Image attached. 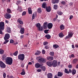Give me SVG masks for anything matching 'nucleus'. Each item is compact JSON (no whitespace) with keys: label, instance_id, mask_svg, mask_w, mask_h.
I'll list each match as a JSON object with an SVG mask.
<instances>
[{"label":"nucleus","instance_id":"nucleus-1","mask_svg":"<svg viewBox=\"0 0 78 78\" xmlns=\"http://www.w3.org/2000/svg\"><path fill=\"white\" fill-rule=\"evenodd\" d=\"M5 29V23L3 22H0V34H3V33L2 30Z\"/></svg>","mask_w":78,"mask_h":78},{"label":"nucleus","instance_id":"nucleus-2","mask_svg":"<svg viewBox=\"0 0 78 78\" xmlns=\"http://www.w3.org/2000/svg\"><path fill=\"white\" fill-rule=\"evenodd\" d=\"M5 62L8 65H11L12 64V58L8 57L5 60Z\"/></svg>","mask_w":78,"mask_h":78},{"label":"nucleus","instance_id":"nucleus-3","mask_svg":"<svg viewBox=\"0 0 78 78\" xmlns=\"http://www.w3.org/2000/svg\"><path fill=\"white\" fill-rule=\"evenodd\" d=\"M36 59L37 60L38 59L39 62H45L46 60H45L43 58H40V57H38L36 58Z\"/></svg>","mask_w":78,"mask_h":78},{"label":"nucleus","instance_id":"nucleus-4","mask_svg":"<svg viewBox=\"0 0 78 78\" xmlns=\"http://www.w3.org/2000/svg\"><path fill=\"white\" fill-rule=\"evenodd\" d=\"M18 58L21 61H23L25 59V55L24 54H20L18 56Z\"/></svg>","mask_w":78,"mask_h":78},{"label":"nucleus","instance_id":"nucleus-5","mask_svg":"<svg viewBox=\"0 0 78 78\" xmlns=\"http://www.w3.org/2000/svg\"><path fill=\"white\" fill-rule=\"evenodd\" d=\"M73 34V33L72 32V31L69 32H68V36H67L66 37V39H67V38H71L72 37Z\"/></svg>","mask_w":78,"mask_h":78},{"label":"nucleus","instance_id":"nucleus-6","mask_svg":"<svg viewBox=\"0 0 78 78\" xmlns=\"http://www.w3.org/2000/svg\"><path fill=\"white\" fill-rule=\"evenodd\" d=\"M9 37H10L9 34H5L4 39V40H8V39H9Z\"/></svg>","mask_w":78,"mask_h":78},{"label":"nucleus","instance_id":"nucleus-7","mask_svg":"<svg viewBox=\"0 0 78 78\" xmlns=\"http://www.w3.org/2000/svg\"><path fill=\"white\" fill-rule=\"evenodd\" d=\"M52 65L54 67H56L58 62L56 60H54L52 62Z\"/></svg>","mask_w":78,"mask_h":78},{"label":"nucleus","instance_id":"nucleus-8","mask_svg":"<svg viewBox=\"0 0 78 78\" xmlns=\"http://www.w3.org/2000/svg\"><path fill=\"white\" fill-rule=\"evenodd\" d=\"M0 67L1 68H5L6 67V65L2 61H0Z\"/></svg>","mask_w":78,"mask_h":78},{"label":"nucleus","instance_id":"nucleus-9","mask_svg":"<svg viewBox=\"0 0 78 78\" xmlns=\"http://www.w3.org/2000/svg\"><path fill=\"white\" fill-rule=\"evenodd\" d=\"M11 17V14H10L9 13H5V18H6V19H10Z\"/></svg>","mask_w":78,"mask_h":78},{"label":"nucleus","instance_id":"nucleus-10","mask_svg":"<svg viewBox=\"0 0 78 78\" xmlns=\"http://www.w3.org/2000/svg\"><path fill=\"white\" fill-rule=\"evenodd\" d=\"M11 29L9 27H6V31L9 33H11Z\"/></svg>","mask_w":78,"mask_h":78},{"label":"nucleus","instance_id":"nucleus-11","mask_svg":"<svg viewBox=\"0 0 78 78\" xmlns=\"http://www.w3.org/2000/svg\"><path fill=\"white\" fill-rule=\"evenodd\" d=\"M53 27V24L52 23H49L48 24V29H51Z\"/></svg>","mask_w":78,"mask_h":78},{"label":"nucleus","instance_id":"nucleus-12","mask_svg":"<svg viewBox=\"0 0 78 78\" xmlns=\"http://www.w3.org/2000/svg\"><path fill=\"white\" fill-rule=\"evenodd\" d=\"M47 59L48 61H53L54 58L51 56H48L47 57Z\"/></svg>","mask_w":78,"mask_h":78},{"label":"nucleus","instance_id":"nucleus-13","mask_svg":"<svg viewBox=\"0 0 78 78\" xmlns=\"http://www.w3.org/2000/svg\"><path fill=\"white\" fill-rule=\"evenodd\" d=\"M59 2V0H52V3L53 4H56V3H58Z\"/></svg>","mask_w":78,"mask_h":78},{"label":"nucleus","instance_id":"nucleus-14","mask_svg":"<svg viewBox=\"0 0 78 78\" xmlns=\"http://www.w3.org/2000/svg\"><path fill=\"white\" fill-rule=\"evenodd\" d=\"M46 11L48 12H50L51 11V7L50 6H48L46 8Z\"/></svg>","mask_w":78,"mask_h":78},{"label":"nucleus","instance_id":"nucleus-15","mask_svg":"<svg viewBox=\"0 0 78 78\" xmlns=\"http://www.w3.org/2000/svg\"><path fill=\"white\" fill-rule=\"evenodd\" d=\"M48 23L47 22H45L44 23V24L43 25V27H44V29H47V27H48Z\"/></svg>","mask_w":78,"mask_h":78},{"label":"nucleus","instance_id":"nucleus-16","mask_svg":"<svg viewBox=\"0 0 78 78\" xmlns=\"http://www.w3.org/2000/svg\"><path fill=\"white\" fill-rule=\"evenodd\" d=\"M47 64L48 66L49 67H51L52 66V62H47Z\"/></svg>","mask_w":78,"mask_h":78},{"label":"nucleus","instance_id":"nucleus-17","mask_svg":"<svg viewBox=\"0 0 78 78\" xmlns=\"http://www.w3.org/2000/svg\"><path fill=\"white\" fill-rule=\"evenodd\" d=\"M25 31V29L23 28H21L20 30V33L22 34H24V31Z\"/></svg>","mask_w":78,"mask_h":78},{"label":"nucleus","instance_id":"nucleus-18","mask_svg":"<svg viewBox=\"0 0 78 78\" xmlns=\"http://www.w3.org/2000/svg\"><path fill=\"white\" fill-rule=\"evenodd\" d=\"M37 14L36 13H34L33 14L32 19L33 20L35 19V17L37 16Z\"/></svg>","mask_w":78,"mask_h":78},{"label":"nucleus","instance_id":"nucleus-19","mask_svg":"<svg viewBox=\"0 0 78 78\" xmlns=\"http://www.w3.org/2000/svg\"><path fill=\"white\" fill-rule=\"evenodd\" d=\"M35 66L36 68H39L41 67V65L39 63H37L35 64Z\"/></svg>","mask_w":78,"mask_h":78},{"label":"nucleus","instance_id":"nucleus-20","mask_svg":"<svg viewBox=\"0 0 78 78\" xmlns=\"http://www.w3.org/2000/svg\"><path fill=\"white\" fill-rule=\"evenodd\" d=\"M63 75L62 73L59 72L58 73V76L61 77Z\"/></svg>","mask_w":78,"mask_h":78},{"label":"nucleus","instance_id":"nucleus-21","mask_svg":"<svg viewBox=\"0 0 78 78\" xmlns=\"http://www.w3.org/2000/svg\"><path fill=\"white\" fill-rule=\"evenodd\" d=\"M48 78H52V74L51 73H49L47 74Z\"/></svg>","mask_w":78,"mask_h":78},{"label":"nucleus","instance_id":"nucleus-22","mask_svg":"<svg viewBox=\"0 0 78 78\" xmlns=\"http://www.w3.org/2000/svg\"><path fill=\"white\" fill-rule=\"evenodd\" d=\"M6 58V55H3L2 56V60H5Z\"/></svg>","mask_w":78,"mask_h":78},{"label":"nucleus","instance_id":"nucleus-23","mask_svg":"<svg viewBox=\"0 0 78 78\" xmlns=\"http://www.w3.org/2000/svg\"><path fill=\"white\" fill-rule=\"evenodd\" d=\"M7 13H8V14H11V13L12 12L11 11V9L9 8H8L7 9Z\"/></svg>","mask_w":78,"mask_h":78},{"label":"nucleus","instance_id":"nucleus-24","mask_svg":"<svg viewBox=\"0 0 78 78\" xmlns=\"http://www.w3.org/2000/svg\"><path fill=\"white\" fill-rule=\"evenodd\" d=\"M41 69L43 71H45V70H46V67L44 66H41Z\"/></svg>","mask_w":78,"mask_h":78},{"label":"nucleus","instance_id":"nucleus-25","mask_svg":"<svg viewBox=\"0 0 78 78\" xmlns=\"http://www.w3.org/2000/svg\"><path fill=\"white\" fill-rule=\"evenodd\" d=\"M72 73L73 75H75L76 73V70L75 69H73L72 71Z\"/></svg>","mask_w":78,"mask_h":78},{"label":"nucleus","instance_id":"nucleus-26","mask_svg":"<svg viewBox=\"0 0 78 78\" xmlns=\"http://www.w3.org/2000/svg\"><path fill=\"white\" fill-rule=\"evenodd\" d=\"M21 75H25V72L24 69H23L22 72L21 73Z\"/></svg>","mask_w":78,"mask_h":78},{"label":"nucleus","instance_id":"nucleus-27","mask_svg":"<svg viewBox=\"0 0 78 78\" xmlns=\"http://www.w3.org/2000/svg\"><path fill=\"white\" fill-rule=\"evenodd\" d=\"M17 22H19V23H20V24H21V25L23 24V21L20 20H18Z\"/></svg>","mask_w":78,"mask_h":78},{"label":"nucleus","instance_id":"nucleus-28","mask_svg":"<svg viewBox=\"0 0 78 78\" xmlns=\"http://www.w3.org/2000/svg\"><path fill=\"white\" fill-rule=\"evenodd\" d=\"M45 37L48 39H50V38L51 37V36H50V35L48 34L46 35Z\"/></svg>","mask_w":78,"mask_h":78},{"label":"nucleus","instance_id":"nucleus-29","mask_svg":"<svg viewBox=\"0 0 78 78\" xmlns=\"http://www.w3.org/2000/svg\"><path fill=\"white\" fill-rule=\"evenodd\" d=\"M57 14H58L59 16H61V15H62L63 13H62V12H61V11H58Z\"/></svg>","mask_w":78,"mask_h":78},{"label":"nucleus","instance_id":"nucleus-30","mask_svg":"<svg viewBox=\"0 0 78 78\" xmlns=\"http://www.w3.org/2000/svg\"><path fill=\"white\" fill-rule=\"evenodd\" d=\"M42 6L43 8H45L46 7V3L44 2L42 5Z\"/></svg>","mask_w":78,"mask_h":78},{"label":"nucleus","instance_id":"nucleus-31","mask_svg":"<svg viewBox=\"0 0 78 78\" xmlns=\"http://www.w3.org/2000/svg\"><path fill=\"white\" fill-rule=\"evenodd\" d=\"M59 36L60 37H64V34H62V33H59Z\"/></svg>","mask_w":78,"mask_h":78},{"label":"nucleus","instance_id":"nucleus-32","mask_svg":"<svg viewBox=\"0 0 78 78\" xmlns=\"http://www.w3.org/2000/svg\"><path fill=\"white\" fill-rule=\"evenodd\" d=\"M60 29L61 30H62L64 29V25H62L60 26Z\"/></svg>","mask_w":78,"mask_h":78},{"label":"nucleus","instance_id":"nucleus-33","mask_svg":"<svg viewBox=\"0 0 78 78\" xmlns=\"http://www.w3.org/2000/svg\"><path fill=\"white\" fill-rule=\"evenodd\" d=\"M65 72L66 73H67L68 74H69V73H70V72L68 71V69H65Z\"/></svg>","mask_w":78,"mask_h":78},{"label":"nucleus","instance_id":"nucleus-34","mask_svg":"<svg viewBox=\"0 0 78 78\" xmlns=\"http://www.w3.org/2000/svg\"><path fill=\"white\" fill-rule=\"evenodd\" d=\"M37 52H36L35 53V55H39V54H41V51H37Z\"/></svg>","mask_w":78,"mask_h":78},{"label":"nucleus","instance_id":"nucleus-35","mask_svg":"<svg viewBox=\"0 0 78 78\" xmlns=\"http://www.w3.org/2000/svg\"><path fill=\"white\" fill-rule=\"evenodd\" d=\"M38 29H39V30L40 31H42L43 30V28L42 27H40L38 28Z\"/></svg>","mask_w":78,"mask_h":78},{"label":"nucleus","instance_id":"nucleus-36","mask_svg":"<svg viewBox=\"0 0 78 78\" xmlns=\"http://www.w3.org/2000/svg\"><path fill=\"white\" fill-rule=\"evenodd\" d=\"M58 5H54V8L55 9H58Z\"/></svg>","mask_w":78,"mask_h":78},{"label":"nucleus","instance_id":"nucleus-37","mask_svg":"<svg viewBox=\"0 0 78 78\" xmlns=\"http://www.w3.org/2000/svg\"><path fill=\"white\" fill-rule=\"evenodd\" d=\"M78 61V59H74L73 60V63L74 64H75V63H76V62H77V61Z\"/></svg>","mask_w":78,"mask_h":78},{"label":"nucleus","instance_id":"nucleus-38","mask_svg":"<svg viewBox=\"0 0 78 78\" xmlns=\"http://www.w3.org/2000/svg\"><path fill=\"white\" fill-rule=\"evenodd\" d=\"M36 27L38 28L41 27V24L39 23H37L36 25Z\"/></svg>","mask_w":78,"mask_h":78},{"label":"nucleus","instance_id":"nucleus-39","mask_svg":"<svg viewBox=\"0 0 78 78\" xmlns=\"http://www.w3.org/2000/svg\"><path fill=\"white\" fill-rule=\"evenodd\" d=\"M37 12L39 13H41L42 12V9L39 8L37 10Z\"/></svg>","mask_w":78,"mask_h":78},{"label":"nucleus","instance_id":"nucleus-40","mask_svg":"<svg viewBox=\"0 0 78 78\" xmlns=\"http://www.w3.org/2000/svg\"><path fill=\"white\" fill-rule=\"evenodd\" d=\"M53 47H54V48H57L59 47V46L58 45H57L56 44L54 45Z\"/></svg>","mask_w":78,"mask_h":78},{"label":"nucleus","instance_id":"nucleus-41","mask_svg":"<svg viewBox=\"0 0 78 78\" xmlns=\"http://www.w3.org/2000/svg\"><path fill=\"white\" fill-rule=\"evenodd\" d=\"M61 3L62 5H65L66 4V2H65V1H62L61 2Z\"/></svg>","mask_w":78,"mask_h":78},{"label":"nucleus","instance_id":"nucleus-42","mask_svg":"<svg viewBox=\"0 0 78 78\" xmlns=\"http://www.w3.org/2000/svg\"><path fill=\"white\" fill-rule=\"evenodd\" d=\"M50 55L51 56H54V52H50Z\"/></svg>","mask_w":78,"mask_h":78},{"label":"nucleus","instance_id":"nucleus-43","mask_svg":"<svg viewBox=\"0 0 78 78\" xmlns=\"http://www.w3.org/2000/svg\"><path fill=\"white\" fill-rule=\"evenodd\" d=\"M26 14H27V12H26L25 11H24L22 13V16H25L26 15Z\"/></svg>","mask_w":78,"mask_h":78},{"label":"nucleus","instance_id":"nucleus-44","mask_svg":"<svg viewBox=\"0 0 78 78\" xmlns=\"http://www.w3.org/2000/svg\"><path fill=\"white\" fill-rule=\"evenodd\" d=\"M48 44V43L47 41H45L43 43V44L44 45H47Z\"/></svg>","mask_w":78,"mask_h":78},{"label":"nucleus","instance_id":"nucleus-45","mask_svg":"<svg viewBox=\"0 0 78 78\" xmlns=\"http://www.w3.org/2000/svg\"><path fill=\"white\" fill-rule=\"evenodd\" d=\"M17 10L18 11H20V12H22V11L23 10L22 9H21V8H19Z\"/></svg>","mask_w":78,"mask_h":78},{"label":"nucleus","instance_id":"nucleus-46","mask_svg":"<svg viewBox=\"0 0 78 78\" xmlns=\"http://www.w3.org/2000/svg\"><path fill=\"white\" fill-rule=\"evenodd\" d=\"M18 53V51H16L13 54L14 55V56H17V54Z\"/></svg>","mask_w":78,"mask_h":78},{"label":"nucleus","instance_id":"nucleus-47","mask_svg":"<svg viewBox=\"0 0 78 78\" xmlns=\"http://www.w3.org/2000/svg\"><path fill=\"white\" fill-rule=\"evenodd\" d=\"M49 31V30H44V32L46 34H48V32Z\"/></svg>","mask_w":78,"mask_h":78},{"label":"nucleus","instance_id":"nucleus-48","mask_svg":"<svg viewBox=\"0 0 78 78\" xmlns=\"http://www.w3.org/2000/svg\"><path fill=\"white\" fill-rule=\"evenodd\" d=\"M3 50H2V49H0V54H3Z\"/></svg>","mask_w":78,"mask_h":78},{"label":"nucleus","instance_id":"nucleus-49","mask_svg":"<svg viewBox=\"0 0 78 78\" xmlns=\"http://www.w3.org/2000/svg\"><path fill=\"white\" fill-rule=\"evenodd\" d=\"M5 41L4 43V44H6V43H8V42H9V40H5Z\"/></svg>","mask_w":78,"mask_h":78},{"label":"nucleus","instance_id":"nucleus-50","mask_svg":"<svg viewBox=\"0 0 78 78\" xmlns=\"http://www.w3.org/2000/svg\"><path fill=\"white\" fill-rule=\"evenodd\" d=\"M28 11L29 14H32L33 12H32V10H30Z\"/></svg>","mask_w":78,"mask_h":78},{"label":"nucleus","instance_id":"nucleus-51","mask_svg":"<svg viewBox=\"0 0 78 78\" xmlns=\"http://www.w3.org/2000/svg\"><path fill=\"white\" fill-rule=\"evenodd\" d=\"M37 71L38 72H42V70L41 69H37Z\"/></svg>","mask_w":78,"mask_h":78},{"label":"nucleus","instance_id":"nucleus-52","mask_svg":"<svg viewBox=\"0 0 78 78\" xmlns=\"http://www.w3.org/2000/svg\"><path fill=\"white\" fill-rule=\"evenodd\" d=\"M68 67L69 69H71L72 68V66L70 65H69L68 66Z\"/></svg>","mask_w":78,"mask_h":78},{"label":"nucleus","instance_id":"nucleus-53","mask_svg":"<svg viewBox=\"0 0 78 78\" xmlns=\"http://www.w3.org/2000/svg\"><path fill=\"white\" fill-rule=\"evenodd\" d=\"M10 43L12 44L14 43V41L13 40H11L10 41Z\"/></svg>","mask_w":78,"mask_h":78},{"label":"nucleus","instance_id":"nucleus-54","mask_svg":"<svg viewBox=\"0 0 78 78\" xmlns=\"http://www.w3.org/2000/svg\"><path fill=\"white\" fill-rule=\"evenodd\" d=\"M28 11H32V10H31V7H29L28 9Z\"/></svg>","mask_w":78,"mask_h":78},{"label":"nucleus","instance_id":"nucleus-55","mask_svg":"<svg viewBox=\"0 0 78 78\" xmlns=\"http://www.w3.org/2000/svg\"><path fill=\"white\" fill-rule=\"evenodd\" d=\"M42 53H43V54H45V50H43L42 51Z\"/></svg>","mask_w":78,"mask_h":78},{"label":"nucleus","instance_id":"nucleus-56","mask_svg":"<svg viewBox=\"0 0 78 78\" xmlns=\"http://www.w3.org/2000/svg\"><path fill=\"white\" fill-rule=\"evenodd\" d=\"M3 76L4 78H6V73H4L3 75Z\"/></svg>","mask_w":78,"mask_h":78},{"label":"nucleus","instance_id":"nucleus-57","mask_svg":"<svg viewBox=\"0 0 78 78\" xmlns=\"http://www.w3.org/2000/svg\"><path fill=\"white\" fill-rule=\"evenodd\" d=\"M23 37H24V35H22L20 37V39H22L23 38Z\"/></svg>","mask_w":78,"mask_h":78},{"label":"nucleus","instance_id":"nucleus-58","mask_svg":"<svg viewBox=\"0 0 78 78\" xmlns=\"http://www.w3.org/2000/svg\"><path fill=\"white\" fill-rule=\"evenodd\" d=\"M73 16H72V15L70 16V17H69V19L70 20H71V19H72V18H73Z\"/></svg>","mask_w":78,"mask_h":78},{"label":"nucleus","instance_id":"nucleus-59","mask_svg":"<svg viewBox=\"0 0 78 78\" xmlns=\"http://www.w3.org/2000/svg\"><path fill=\"white\" fill-rule=\"evenodd\" d=\"M71 57H72V58H75V56L74 55V54H72L71 55Z\"/></svg>","mask_w":78,"mask_h":78},{"label":"nucleus","instance_id":"nucleus-60","mask_svg":"<svg viewBox=\"0 0 78 78\" xmlns=\"http://www.w3.org/2000/svg\"><path fill=\"white\" fill-rule=\"evenodd\" d=\"M18 28H19V29H20V28H21V26L20 25H19L18 26Z\"/></svg>","mask_w":78,"mask_h":78},{"label":"nucleus","instance_id":"nucleus-61","mask_svg":"<svg viewBox=\"0 0 78 78\" xmlns=\"http://www.w3.org/2000/svg\"><path fill=\"white\" fill-rule=\"evenodd\" d=\"M28 64L29 65H31V64H32V62H29Z\"/></svg>","mask_w":78,"mask_h":78},{"label":"nucleus","instance_id":"nucleus-62","mask_svg":"<svg viewBox=\"0 0 78 78\" xmlns=\"http://www.w3.org/2000/svg\"><path fill=\"white\" fill-rule=\"evenodd\" d=\"M45 48H46V49H48V48L47 46H45Z\"/></svg>","mask_w":78,"mask_h":78},{"label":"nucleus","instance_id":"nucleus-63","mask_svg":"<svg viewBox=\"0 0 78 78\" xmlns=\"http://www.w3.org/2000/svg\"><path fill=\"white\" fill-rule=\"evenodd\" d=\"M76 69H78V64L76 65Z\"/></svg>","mask_w":78,"mask_h":78},{"label":"nucleus","instance_id":"nucleus-64","mask_svg":"<svg viewBox=\"0 0 78 78\" xmlns=\"http://www.w3.org/2000/svg\"><path fill=\"white\" fill-rule=\"evenodd\" d=\"M54 78H59L57 76H55L54 77Z\"/></svg>","mask_w":78,"mask_h":78}]
</instances>
